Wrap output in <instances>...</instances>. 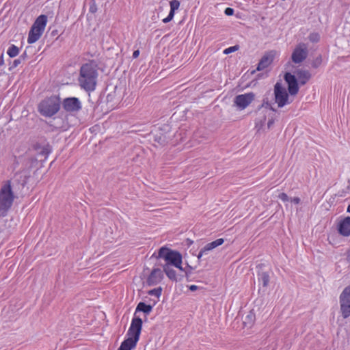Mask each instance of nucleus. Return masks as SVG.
Wrapping results in <instances>:
<instances>
[{"instance_id":"obj_1","label":"nucleus","mask_w":350,"mask_h":350,"mask_svg":"<svg viewBox=\"0 0 350 350\" xmlns=\"http://www.w3.org/2000/svg\"><path fill=\"white\" fill-rule=\"evenodd\" d=\"M98 65L94 59L81 65L78 78L80 88H95L97 84Z\"/></svg>"},{"instance_id":"obj_2","label":"nucleus","mask_w":350,"mask_h":350,"mask_svg":"<svg viewBox=\"0 0 350 350\" xmlns=\"http://www.w3.org/2000/svg\"><path fill=\"white\" fill-rule=\"evenodd\" d=\"M142 324L143 321L139 317H134L132 319L127 332L128 338L121 343L118 350H131L136 347L139 339Z\"/></svg>"},{"instance_id":"obj_3","label":"nucleus","mask_w":350,"mask_h":350,"mask_svg":"<svg viewBox=\"0 0 350 350\" xmlns=\"http://www.w3.org/2000/svg\"><path fill=\"white\" fill-rule=\"evenodd\" d=\"M274 100L273 103L269 101L267 98H265L262 100V104L258 107V111H260L262 108L269 109L273 111H276V109L273 107V105L275 103L278 107L282 108L286 105L291 104L293 99L289 96L286 89H274Z\"/></svg>"},{"instance_id":"obj_4","label":"nucleus","mask_w":350,"mask_h":350,"mask_svg":"<svg viewBox=\"0 0 350 350\" xmlns=\"http://www.w3.org/2000/svg\"><path fill=\"white\" fill-rule=\"evenodd\" d=\"M312 75L309 70L296 69L293 73L286 71L284 74V80L287 88H299L304 85L310 79Z\"/></svg>"},{"instance_id":"obj_5","label":"nucleus","mask_w":350,"mask_h":350,"mask_svg":"<svg viewBox=\"0 0 350 350\" xmlns=\"http://www.w3.org/2000/svg\"><path fill=\"white\" fill-rule=\"evenodd\" d=\"M152 258H162L165 261L164 265H168L169 267H175L179 270H183L181 266L183 262V257L181 254L176 250H172L165 246L161 247L157 254L155 253L152 254Z\"/></svg>"},{"instance_id":"obj_6","label":"nucleus","mask_w":350,"mask_h":350,"mask_svg":"<svg viewBox=\"0 0 350 350\" xmlns=\"http://www.w3.org/2000/svg\"><path fill=\"white\" fill-rule=\"evenodd\" d=\"M14 196L11 187V182L8 180L0 189V217L7 215L12 206Z\"/></svg>"},{"instance_id":"obj_7","label":"nucleus","mask_w":350,"mask_h":350,"mask_svg":"<svg viewBox=\"0 0 350 350\" xmlns=\"http://www.w3.org/2000/svg\"><path fill=\"white\" fill-rule=\"evenodd\" d=\"M39 113L44 117H52L60 109V100L57 96H51L42 100L38 105Z\"/></svg>"},{"instance_id":"obj_8","label":"nucleus","mask_w":350,"mask_h":350,"mask_svg":"<svg viewBox=\"0 0 350 350\" xmlns=\"http://www.w3.org/2000/svg\"><path fill=\"white\" fill-rule=\"evenodd\" d=\"M151 135L154 141L161 146L167 144L174 136V133H171V128L168 124H163L161 127L155 128L151 132Z\"/></svg>"},{"instance_id":"obj_9","label":"nucleus","mask_w":350,"mask_h":350,"mask_svg":"<svg viewBox=\"0 0 350 350\" xmlns=\"http://www.w3.org/2000/svg\"><path fill=\"white\" fill-rule=\"evenodd\" d=\"M340 310L342 317H350V285L346 286L339 296Z\"/></svg>"},{"instance_id":"obj_10","label":"nucleus","mask_w":350,"mask_h":350,"mask_svg":"<svg viewBox=\"0 0 350 350\" xmlns=\"http://www.w3.org/2000/svg\"><path fill=\"white\" fill-rule=\"evenodd\" d=\"M308 46L306 43L300 42L296 45L291 54V61L295 64H299L302 63L308 57Z\"/></svg>"},{"instance_id":"obj_11","label":"nucleus","mask_w":350,"mask_h":350,"mask_svg":"<svg viewBox=\"0 0 350 350\" xmlns=\"http://www.w3.org/2000/svg\"><path fill=\"white\" fill-rule=\"evenodd\" d=\"M254 98L255 94L253 92L239 94L234 98V104L238 109L243 110L249 106Z\"/></svg>"},{"instance_id":"obj_12","label":"nucleus","mask_w":350,"mask_h":350,"mask_svg":"<svg viewBox=\"0 0 350 350\" xmlns=\"http://www.w3.org/2000/svg\"><path fill=\"white\" fill-rule=\"evenodd\" d=\"M275 54L276 51L274 50L267 52L259 60L256 70L260 71L267 68L273 62Z\"/></svg>"},{"instance_id":"obj_13","label":"nucleus","mask_w":350,"mask_h":350,"mask_svg":"<svg viewBox=\"0 0 350 350\" xmlns=\"http://www.w3.org/2000/svg\"><path fill=\"white\" fill-rule=\"evenodd\" d=\"M63 108L68 112L78 111L81 108V103L77 98H66L63 101Z\"/></svg>"},{"instance_id":"obj_14","label":"nucleus","mask_w":350,"mask_h":350,"mask_svg":"<svg viewBox=\"0 0 350 350\" xmlns=\"http://www.w3.org/2000/svg\"><path fill=\"white\" fill-rule=\"evenodd\" d=\"M163 278V271L159 268H154L147 278L146 283L148 286H154L161 282Z\"/></svg>"},{"instance_id":"obj_15","label":"nucleus","mask_w":350,"mask_h":350,"mask_svg":"<svg viewBox=\"0 0 350 350\" xmlns=\"http://www.w3.org/2000/svg\"><path fill=\"white\" fill-rule=\"evenodd\" d=\"M265 266L262 264L258 265L256 268L258 269V279L259 282H261L264 287H267L269 282V272L265 270Z\"/></svg>"},{"instance_id":"obj_16","label":"nucleus","mask_w":350,"mask_h":350,"mask_svg":"<svg viewBox=\"0 0 350 350\" xmlns=\"http://www.w3.org/2000/svg\"><path fill=\"white\" fill-rule=\"evenodd\" d=\"M163 272L166 274L167 277L172 281L180 282L184 278L183 273L178 274L172 267L168 265H163Z\"/></svg>"},{"instance_id":"obj_17","label":"nucleus","mask_w":350,"mask_h":350,"mask_svg":"<svg viewBox=\"0 0 350 350\" xmlns=\"http://www.w3.org/2000/svg\"><path fill=\"white\" fill-rule=\"evenodd\" d=\"M338 231L344 237L350 235V217L347 216L342 219L338 225Z\"/></svg>"},{"instance_id":"obj_18","label":"nucleus","mask_w":350,"mask_h":350,"mask_svg":"<svg viewBox=\"0 0 350 350\" xmlns=\"http://www.w3.org/2000/svg\"><path fill=\"white\" fill-rule=\"evenodd\" d=\"M224 239H222V238H220V239H216L214 241H212L211 243H207L200 251V252H199V254L198 255V258L200 259L204 254H206V252H208L213 250L214 248H215V247L222 245L224 243Z\"/></svg>"},{"instance_id":"obj_19","label":"nucleus","mask_w":350,"mask_h":350,"mask_svg":"<svg viewBox=\"0 0 350 350\" xmlns=\"http://www.w3.org/2000/svg\"><path fill=\"white\" fill-rule=\"evenodd\" d=\"M44 31L39 28H33L31 25L27 38V42L29 44H33L36 42L43 34Z\"/></svg>"},{"instance_id":"obj_20","label":"nucleus","mask_w":350,"mask_h":350,"mask_svg":"<svg viewBox=\"0 0 350 350\" xmlns=\"http://www.w3.org/2000/svg\"><path fill=\"white\" fill-rule=\"evenodd\" d=\"M48 21L47 15L40 14L33 23V28H39L44 31Z\"/></svg>"},{"instance_id":"obj_21","label":"nucleus","mask_w":350,"mask_h":350,"mask_svg":"<svg viewBox=\"0 0 350 350\" xmlns=\"http://www.w3.org/2000/svg\"><path fill=\"white\" fill-rule=\"evenodd\" d=\"M111 90V92L108 93L107 95V102H112L114 104L118 103L120 100V96L116 97L117 94H120L122 93V89H110Z\"/></svg>"},{"instance_id":"obj_22","label":"nucleus","mask_w":350,"mask_h":350,"mask_svg":"<svg viewBox=\"0 0 350 350\" xmlns=\"http://www.w3.org/2000/svg\"><path fill=\"white\" fill-rule=\"evenodd\" d=\"M268 77L267 72L258 74L256 79H253L250 83L245 85L243 88H250V87L255 88L258 85H262L263 84L260 83V81L261 79H263L265 77Z\"/></svg>"},{"instance_id":"obj_23","label":"nucleus","mask_w":350,"mask_h":350,"mask_svg":"<svg viewBox=\"0 0 350 350\" xmlns=\"http://www.w3.org/2000/svg\"><path fill=\"white\" fill-rule=\"evenodd\" d=\"M36 150L38 152V155L43 157V159H41L40 161L45 160L47 158L49 153L51 152V150L49 145L44 146H36Z\"/></svg>"},{"instance_id":"obj_24","label":"nucleus","mask_w":350,"mask_h":350,"mask_svg":"<svg viewBox=\"0 0 350 350\" xmlns=\"http://www.w3.org/2000/svg\"><path fill=\"white\" fill-rule=\"evenodd\" d=\"M152 310V306L150 304H146L144 302H139L135 309V313L142 312L146 314H148Z\"/></svg>"},{"instance_id":"obj_25","label":"nucleus","mask_w":350,"mask_h":350,"mask_svg":"<svg viewBox=\"0 0 350 350\" xmlns=\"http://www.w3.org/2000/svg\"><path fill=\"white\" fill-rule=\"evenodd\" d=\"M255 321V313L253 310H250L243 318V324L245 326L251 327Z\"/></svg>"},{"instance_id":"obj_26","label":"nucleus","mask_w":350,"mask_h":350,"mask_svg":"<svg viewBox=\"0 0 350 350\" xmlns=\"http://www.w3.org/2000/svg\"><path fill=\"white\" fill-rule=\"evenodd\" d=\"M19 48L14 44H11L7 50V54L10 58L16 57L19 54Z\"/></svg>"},{"instance_id":"obj_27","label":"nucleus","mask_w":350,"mask_h":350,"mask_svg":"<svg viewBox=\"0 0 350 350\" xmlns=\"http://www.w3.org/2000/svg\"><path fill=\"white\" fill-rule=\"evenodd\" d=\"M308 39L312 43H317L320 41L321 36L318 32H311L308 35Z\"/></svg>"},{"instance_id":"obj_28","label":"nucleus","mask_w":350,"mask_h":350,"mask_svg":"<svg viewBox=\"0 0 350 350\" xmlns=\"http://www.w3.org/2000/svg\"><path fill=\"white\" fill-rule=\"evenodd\" d=\"M323 62L322 55L321 54L318 55L312 62L311 66L313 68H318Z\"/></svg>"},{"instance_id":"obj_29","label":"nucleus","mask_w":350,"mask_h":350,"mask_svg":"<svg viewBox=\"0 0 350 350\" xmlns=\"http://www.w3.org/2000/svg\"><path fill=\"white\" fill-rule=\"evenodd\" d=\"M161 293H162V288L161 286H159L158 288L150 290L148 292V294L149 295L155 296L157 298H159L161 295Z\"/></svg>"},{"instance_id":"obj_30","label":"nucleus","mask_w":350,"mask_h":350,"mask_svg":"<svg viewBox=\"0 0 350 350\" xmlns=\"http://www.w3.org/2000/svg\"><path fill=\"white\" fill-rule=\"evenodd\" d=\"M240 46L239 44H235L234 46H231L225 49L223 51L224 54L228 55L230 53H234L239 49Z\"/></svg>"},{"instance_id":"obj_31","label":"nucleus","mask_w":350,"mask_h":350,"mask_svg":"<svg viewBox=\"0 0 350 350\" xmlns=\"http://www.w3.org/2000/svg\"><path fill=\"white\" fill-rule=\"evenodd\" d=\"M180 3L178 0H172L170 1V9L173 10H178L180 7Z\"/></svg>"},{"instance_id":"obj_32","label":"nucleus","mask_w":350,"mask_h":350,"mask_svg":"<svg viewBox=\"0 0 350 350\" xmlns=\"http://www.w3.org/2000/svg\"><path fill=\"white\" fill-rule=\"evenodd\" d=\"M192 269H193V268L188 265L187 268H185V269L183 268V270H180L182 273H184V274H183L184 277H186L187 280H189V276Z\"/></svg>"},{"instance_id":"obj_33","label":"nucleus","mask_w":350,"mask_h":350,"mask_svg":"<svg viewBox=\"0 0 350 350\" xmlns=\"http://www.w3.org/2000/svg\"><path fill=\"white\" fill-rule=\"evenodd\" d=\"M90 12L94 14L97 12V5L96 4L95 0H91L90 3Z\"/></svg>"},{"instance_id":"obj_34","label":"nucleus","mask_w":350,"mask_h":350,"mask_svg":"<svg viewBox=\"0 0 350 350\" xmlns=\"http://www.w3.org/2000/svg\"><path fill=\"white\" fill-rule=\"evenodd\" d=\"M299 89H286V91L291 98L294 100V97L298 94Z\"/></svg>"},{"instance_id":"obj_35","label":"nucleus","mask_w":350,"mask_h":350,"mask_svg":"<svg viewBox=\"0 0 350 350\" xmlns=\"http://www.w3.org/2000/svg\"><path fill=\"white\" fill-rule=\"evenodd\" d=\"M21 63V61L18 58L14 59L12 62V65L10 66L9 70H12V69L16 68Z\"/></svg>"},{"instance_id":"obj_36","label":"nucleus","mask_w":350,"mask_h":350,"mask_svg":"<svg viewBox=\"0 0 350 350\" xmlns=\"http://www.w3.org/2000/svg\"><path fill=\"white\" fill-rule=\"evenodd\" d=\"M224 14L228 16H232L234 14V10L232 8L228 7L225 9Z\"/></svg>"},{"instance_id":"obj_37","label":"nucleus","mask_w":350,"mask_h":350,"mask_svg":"<svg viewBox=\"0 0 350 350\" xmlns=\"http://www.w3.org/2000/svg\"><path fill=\"white\" fill-rule=\"evenodd\" d=\"M278 198L284 202H287L289 200L288 196L285 193H281L280 194H279Z\"/></svg>"},{"instance_id":"obj_38","label":"nucleus","mask_w":350,"mask_h":350,"mask_svg":"<svg viewBox=\"0 0 350 350\" xmlns=\"http://www.w3.org/2000/svg\"><path fill=\"white\" fill-rule=\"evenodd\" d=\"M27 57V54L26 51H25L18 57V59L22 62L25 60Z\"/></svg>"},{"instance_id":"obj_39","label":"nucleus","mask_w":350,"mask_h":350,"mask_svg":"<svg viewBox=\"0 0 350 350\" xmlns=\"http://www.w3.org/2000/svg\"><path fill=\"white\" fill-rule=\"evenodd\" d=\"M139 53H140V51L139 49L137 50H135L133 53V59H136L139 57Z\"/></svg>"},{"instance_id":"obj_40","label":"nucleus","mask_w":350,"mask_h":350,"mask_svg":"<svg viewBox=\"0 0 350 350\" xmlns=\"http://www.w3.org/2000/svg\"><path fill=\"white\" fill-rule=\"evenodd\" d=\"M273 88H284L282 85V81H278L275 84L273 85Z\"/></svg>"},{"instance_id":"obj_41","label":"nucleus","mask_w":350,"mask_h":350,"mask_svg":"<svg viewBox=\"0 0 350 350\" xmlns=\"http://www.w3.org/2000/svg\"><path fill=\"white\" fill-rule=\"evenodd\" d=\"M173 19L172 18H170V16H167L165 18H164L163 20H162V22L163 23H167L169 22H170L171 21H172Z\"/></svg>"},{"instance_id":"obj_42","label":"nucleus","mask_w":350,"mask_h":350,"mask_svg":"<svg viewBox=\"0 0 350 350\" xmlns=\"http://www.w3.org/2000/svg\"><path fill=\"white\" fill-rule=\"evenodd\" d=\"M273 123H274V120L273 118L269 119L267 122L268 129H270L272 126V125L273 124Z\"/></svg>"},{"instance_id":"obj_43","label":"nucleus","mask_w":350,"mask_h":350,"mask_svg":"<svg viewBox=\"0 0 350 350\" xmlns=\"http://www.w3.org/2000/svg\"><path fill=\"white\" fill-rule=\"evenodd\" d=\"M175 12H176L175 10H173L170 9V12H169L167 16L173 19L174 17V15H175Z\"/></svg>"},{"instance_id":"obj_44","label":"nucleus","mask_w":350,"mask_h":350,"mask_svg":"<svg viewBox=\"0 0 350 350\" xmlns=\"http://www.w3.org/2000/svg\"><path fill=\"white\" fill-rule=\"evenodd\" d=\"M291 202L295 204H299L300 202V199L298 197H295L291 199Z\"/></svg>"},{"instance_id":"obj_45","label":"nucleus","mask_w":350,"mask_h":350,"mask_svg":"<svg viewBox=\"0 0 350 350\" xmlns=\"http://www.w3.org/2000/svg\"><path fill=\"white\" fill-rule=\"evenodd\" d=\"M189 289L191 291H196L197 289H198V286H196V285H191L189 286Z\"/></svg>"},{"instance_id":"obj_46","label":"nucleus","mask_w":350,"mask_h":350,"mask_svg":"<svg viewBox=\"0 0 350 350\" xmlns=\"http://www.w3.org/2000/svg\"><path fill=\"white\" fill-rule=\"evenodd\" d=\"M4 65V57H3V53H1L0 55V66Z\"/></svg>"},{"instance_id":"obj_47","label":"nucleus","mask_w":350,"mask_h":350,"mask_svg":"<svg viewBox=\"0 0 350 350\" xmlns=\"http://www.w3.org/2000/svg\"><path fill=\"white\" fill-rule=\"evenodd\" d=\"M347 260L350 263V250L347 252Z\"/></svg>"},{"instance_id":"obj_48","label":"nucleus","mask_w":350,"mask_h":350,"mask_svg":"<svg viewBox=\"0 0 350 350\" xmlns=\"http://www.w3.org/2000/svg\"><path fill=\"white\" fill-rule=\"evenodd\" d=\"M57 33H58V31H57V29H53V30L51 32V36H55Z\"/></svg>"},{"instance_id":"obj_49","label":"nucleus","mask_w":350,"mask_h":350,"mask_svg":"<svg viewBox=\"0 0 350 350\" xmlns=\"http://www.w3.org/2000/svg\"><path fill=\"white\" fill-rule=\"evenodd\" d=\"M347 212L350 213V204L347 207Z\"/></svg>"},{"instance_id":"obj_50","label":"nucleus","mask_w":350,"mask_h":350,"mask_svg":"<svg viewBox=\"0 0 350 350\" xmlns=\"http://www.w3.org/2000/svg\"><path fill=\"white\" fill-rule=\"evenodd\" d=\"M85 90H87V91H88V90H91V91H92V90H94L95 89L92 88V89H85Z\"/></svg>"},{"instance_id":"obj_51","label":"nucleus","mask_w":350,"mask_h":350,"mask_svg":"<svg viewBox=\"0 0 350 350\" xmlns=\"http://www.w3.org/2000/svg\"><path fill=\"white\" fill-rule=\"evenodd\" d=\"M236 88H241V85H238Z\"/></svg>"}]
</instances>
